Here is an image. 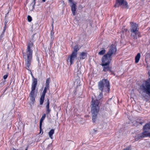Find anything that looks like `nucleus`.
<instances>
[{
  "mask_svg": "<svg viewBox=\"0 0 150 150\" xmlns=\"http://www.w3.org/2000/svg\"><path fill=\"white\" fill-rule=\"evenodd\" d=\"M99 101L97 98H92L91 104V113L92 116V120L93 122L96 121L97 118V115L99 109Z\"/></svg>",
  "mask_w": 150,
  "mask_h": 150,
  "instance_id": "f257e3e1",
  "label": "nucleus"
},
{
  "mask_svg": "<svg viewBox=\"0 0 150 150\" xmlns=\"http://www.w3.org/2000/svg\"><path fill=\"white\" fill-rule=\"evenodd\" d=\"M110 85L109 81L107 79H103L100 81L98 84L99 89L101 91V92L98 98H97L98 100H99L102 98V92L103 90L108 93L110 91Z\"/></svg>",
  "mask_w": 150,
  "mask_h": 150,
  "instance_id": "f03ea898",
  "label": "nucleus"
},
{
  "mask_svg": "<svg viewBox=\"0 0 150 150\" xmlns=\"http://www.w3.org/2000/svg\"><path fill=\"white\" fill-rule=\"evenodd\" d=\"M140 89L143 91L142 95L145 99L148 97L150 98V81L148 80L140 86Z\"/></svg>",
  "mask_w": 150,
  "mask_h": 150,
  "instance_id": "7ed1b4c3",
  "label": "nucleus"
},
{
  "mask_svg": "<svg viewBox=\"0 0 150 150\" xmlns=\"http://www.w3.org/2000/svg\"><path fill=\"white\" fill-rule=\"evenodd\" d=\"M117 50L116 45L115 44H112L109 47L107 54L102 57L112 60V57L115 55Z\"/></svg>",
  "mask_w": 150,
  "mask_h": 150,
  "instance_id": "20e7f679",
  "label": "nucleus"
},
{
  "mask_svg": "<svg viewBox=\"0 0 150 150\" xmlns=\"http://www.w3.org/2000/svg\"><path fill=\"white\" fill-rule=\"evenodd\" d=\"M33 44L32 42L29 43L28 45L27 50V63L26 68L29 70V67L30 64V60L32 57V50L31 49V48L32 47Z\"/></svg>",
  "mask_w": 150,
  "mask_h": 150,
  "instance_id": "39448f33",
  "label": "nucleus"
},
{
  "mask_svg": "<svg viewBox=\"0 0 150 150\" xmlns=\"http://www.w3.org/2000/svg\"><path fill=\"white\" fill-rule=\"evenodd\" d=\"M37 79L33 78V82L32 85L31 91L30 93V100L33 103L35 101V98L36 96L37 91L35 88L37 84Z\"/></svg>",
  "mask_w": 150,
  "mask_h": 150,
  "instance_id": "423d86ee",
  "label": "nucleus"
},
{
  "mask_svg": "<svg viewBox=\"0 0 150 150\" xmlns=\"http://www.w3.org/2000/svg\"><path fill=\"white\" fill-rule=\"evenodd\" d=\"M101 66L103 67V71L106 72L107 71H111V67H110L109 64L111 60L104 58L102 57V58Z\"/></svg>",
  "mask_w": 150,
  "mask_h": 150,
  "instance_id": "0eeeda50",
  "label": "nucleus"
},
{
  "mask_svg": "<svg viewBox=\"0 0 150 150\" xmlns=\"http://www.w3.org/2000/svg\"><path fill=\"white\" fill-rule=\"evenodd\" d=\"M79 50L78 46H76L74 48V50L71 55L68 58L67 61L68 62H70V64H72L75 60L76 59L77 52Z\"/></svg>",
  "mask_w": 150,
  "mask_h": 150,
  "instance_id": "6e6552de",
  "label": "nucleus"
},
{
  "mask_svg": "<svg viewBox=\"0 0 150 150\" xmlns=\"http://www.w3.org/2000/svg\"><path fill=\"white\" fill-rule=\"evenodd\" d=\"M118 5V6H121L122 8L127 9L128 8V3L125 0H117L116 4L114 5V6L116 7Z\"/></svg>",
  "mask_w": 150,
  "mask_h": 150,
  "instance_id": "1a4fd4ad",
  "label": "nucleus"
},
{
  "mask_svg": "<svg viewBox=\"0 0 150 150\" xmlns=\"http://www.w3.org/2000/svg\"><path fill=\"white\" fill-rule=\"evenodd\" d=\"M146 130H144V131L142 133L137 134L135 136V139L137 140L142 138L147 137H150V132H147L146 131Z\"/></svg>",
  "mask_w": 150,
  "mask_h": 150,
  "instance_id": "9d476101",
  "label": "nucleus"
},
{
  "mask_svg": "<svg viewBox=\"0 0 150 150\" xmlns=\"http://www.w3.org/2000/svg\"><path fill=\"white\" fill-rule=\"evenodd\" d=\"M131 25V28L130 30L131 32H138V31L137 30V25L135 23H134L132 22L130 23Z\"/></svg>",
  "mask_w": 150,
  "mask_h": 150,
  "instance_id": "9b49d317",
  "label": "nucleus"
},
{
  "mask_svg": "<svg viewBox=\"0 0 150 150\" xmlns=\"http://www.w3.org/2000/svg\"><path fill=\"white\" fill-rule=\"evenodd\" d=\"M131 36L132 38L134 40L137 39V37H140V34L138 32H131Z\"/></svg>",
  "mask_w": 150,
  "mask_h": 150,
  "instance_id": "f8f14e48",
  "label": "nucleus"
},
{
  "mask_svg": "<svg viewBox=\"0 0 150 150\" xmlns=\"http://www.w3.org/2000/svg\"><path fill=\"white\" fill-rule=\"evenodd\" d=\"M71 7V10L74 16L76 14V6L74 3H72Z\"/></svg>",
  "mask_w": 150,
  "mask_h": 150,
  "instance_id": "ddd939ff",
  "label": "nucleus"
},
{
  "mask_svg": "<svg viewBox=\"0 0 150 150\" xmlns=\"http://www.w3.org/2000/svg\"><path fill=\"white\" fill-rule=\"evenodd\" d=\"M50 102L49 99H47V102L46 106L47 113L48 114H49L51 111V110L49 108Z\"/></svg>",
  "mask_w": 150,
  "mask_h": 150,
  "instance_id": "4468645a",
  "label": "nucleus"
},
{
  "mask_svg": "<svg viewBox=\"0 0 150 150\" xmlns=\"http://www.w3.org/2000/svg\"><path fill=\"white\" fill-rule=\"evenodd\" d=\"M46 117V115L45 114H44L42 116L40 120V131L41 130V126L42 125V123Z\"/></svg>",
  "mask_w": 150,
  "mask_h": 150,
  "instance_id": "2eb2a0df",
  "label": "nucleus"
},
{
  "mask_svg": "<svg viewBox=\"0 0 150 150\" xmlns=\"http://www.w3.org/2000/svg\"><path fill=\"white\" fill-rule=\"evenodd\" d=\"M87 53L86 52H82L80 53V59H84L86 58L87 56Z\"/></svg>",
  "mask_w": 150,
  "mask_h": 150,
  "instance_id": "dca6fc26",
  "label": "nucleus"
},
{
  "mask_svg": "<svg viewBox=\"0 0 150 150\" xmlns=\"http://www.w3.org/2000/svg\"><path fill=\"white\" fill-rule=\"evenodd\" d=\"M140 57L141 55L140 53H138L135 57V62L136 63H137L138 62L140 59Z\"/></svg>",
  "mask_w": 150,
  "mask_h": 150,
  "instance_id": "f3484780",
  "label": "nucleus"
},
{
  "mask_svg": "<svg viewBox=\"0 0 150 150\" xmlns=\"http://www.w3.org/2000/svg\"><path fill=\"white\" fill-rule=\"evenodd\" d=\"M54 129H51L48 133L49 137H50L51 139H52L53 138L52 136L54 133Z\"/></svg>",
  "mask_w": 150,
  "mask_h": 150,
  "instance_id": "a211bd4d",
  "label": "nucleus"
},
{
  "mask_svg": "<svg viewBox=\"0 0 150 150\" xmlns=\"http://www.w3.org/2000/svg\"><path fill=\"white\" fill-rule=\"evenodd\" d=\"M45 95L42 94L40 99V104L42 105L43 103Z\"/></svg>",
  "mask_w": 150,
  "mask_h": 150,
  "instance_id": "6ab92c4d",
  "label": "nucleus"
},
{
  "mask_svg": "<svg viewBox=\"0 0 150 150\" xmlns=\"http://www.w3.org/2000/svg\"><path fill=\"white\" fill-rule=\"evenodd\" d=\"M143 129L144 130L150 129V123L145 125L143 127Z\"/></svg>",
  "mask_w": 150,
  "mask_h": 150,
  "instance_id": "aec40b11",
  "label": "nucleus"
},
{
  "mask_svg": "<svg viewBox=\"0 0 150 150\" xmlns=\"http://www.w3.org/2000/svg\"><path fill=\"white\" fill-rule=\"evenodd\" d=\"M105 52V49H103L101 50V51L99 52L98 54L99 55H103Z\"/></svg>",
  "mask_w": 150,
  "mask_h": 150,
  "instance_id": "412c9836",
  "label": "nucleus"
},
{
  "mask_svg": "<svg viewBox=\"0 0 150 150\" xmlns=\"http://www.w3.org/2000/svg\"><path fill=\"white\" fill-rule=\"evenodd\" d=\"M81 70V69L80 68L77 72V75L78 77L81 76L82 75Z\"/></svg>",
  "mask_w": 150,
  "mask_h": 150,
  "instance_id": "4be33fe9",
  "label": "nucleus"
},
{
  "mask_svg": "<svg viewBox=\"0 0 150 150\" xmlns=\"http://www.w3.org/2000/svg\"><path fill=\"white\" fill-rule=\"evenodd\" d=\"M50 83V79L48 78L46 80V86L49 87V83Z\"/></svg>",
  "mask_w": 150,
  "mask_h": 150,
  "instance_id": "5701e85b",
  "label": "nucleus"
},
{
  "mask_svg": "<svg viewBox=\"0 0 150 150\" xmlns=\"http://www.w3.org/2000/svg\"><path fill=\"white\" fill-rule=\"evenodd\" d=\"M150 57V52H147L145 55V60H146V59H149Z\"/></svg>",
  "mask_w": 150,
  "mask_h": 150,
  "instance_id": "b1692460",
  "label": "nucleus"
},
{
  "mask_svg": "<svg viewBox=\"0 0 150 150\" xmlns=\"http://www.w3.org/2000/svg\"><path fill=\"white\" fill-rule=\"evenodd\" d=\"M8 23L7 21L6 20H5L4 23V31H5L6 28V26L7 25V23Z\"/></svg>",
  "mask_w": 150,
  "mask_h": 150,
  "instance_id": "393cba45",
  "label": "nucleus"
},
{
  "mask_svg": "<svg viewBox=\"0 0 150 150\" xmlns=\"http://www.w3.org/2000/svg\"><path fill=\"white\" fill-rule=\"evenodd\" d=\"M28 20L29 22H31L32 20V18L31 17L28 15L27 17Z\"/></svg>",
  "mask_w": 150,
  "mask_h": 150,
  "instance_id": "a878e982",
  "label": "nucleus"
},
{
  "mask_svg": "<svg viewBox=\"0 0 150 150\" xmlns=\"http://www.w3.org/2000/svg\"><path fill=\"white\" fill-rule=\"evenodd\" d=\"M35 0H33V4H32V8H31V9H33L34 8V6L35 4Z\"/></svg>",
  "mask_w": 150,
  "mask_h": 150,
  "instance_id": "bb28decb",
  "label": "nucleus"
},
{
  "mask_svg": "<svg viewBox=\"0 0 150 150\" xmlns=\"http://www.w3.org/2000/svg\"><path fill=\"white\" fill-rule=\"evenodd\" d=\"M50 35L51 36V38H53L54 35V33L53 32V29H52V30L51 31Z\"/></svg>",
  "mask_w": 150,
  "mask_h": 150,
  "instance_id": "cd10ccee",
  "label": "nucleus"
},
{
  "mask_svg": "<svg viewBox=\"0 0 150 150\" xmlns=\"http://www.w3.org/2000/svg\"><path fill=\"white\" fill-rule=\"evenodd\" d=\"M33 2L30 4V6H29V7H28V8L29 9V10H32L33 8H34L32 9H31V8H32V4H33Z\"/></svg>",
  "mask_w": 150,
  "mask_h": 150,
  "instance_id": "c85d7f7f",
  "label": "nucleus"
},
{
  "mask_svg": "<svg viewBox=\"0 0 150 150\" xmlns=\"http://www.w3.org/2000/svg\"><path fill=\"white\" fill-rule=\"evenodd\" d=\"M5 31H4V30H3V31L2 32L1 35L0 36V39L3 37V35Z\"/></svg>",
  "mask_w": 150,
  "mask_h": 150,
  "instance_id": "c756f323",
  "label": "nucleus"
},
{
  "mask_svg": "<svg viewBox=\"0 0 150 150\" xmlns=\"http://www.w3.org/2000/svg\"><path fill=\"white\" fill-rule=\"evenodd\" d=\"M46 92H47V90L44 89L43 91L42 92V94L44 95H45V94L46 93Z\"/></svg>",
  "mask_w": 150,
  "mask_h": 150,
  "instance_id": "7c9ffc66",
  "label": "nucleus"
},
{
  "mask_svg": "<svg viewBox=\"0 0 150 150\" xmlns=\"http://www.w3.org/2000/svg\"><path fill=\"white\" fill-rule=\"evenodd\" d=\"M44 89L47 90H49V87L46 86L45 87Z\"/></svg>",
  "mask_w": 150,
  "mask_h": 150,
  "instance_id": "2f4dec72",
  "label": "nucleus"
},
{
  "mask_svg": "<svg viewBox=\"0 0 150 150\" xmlns=\"http://www.w3.org/2000/svg\"><path fill=\"white\" fill-rule=\"evenodd\" d=\"M126 34V33H123L122 34H121V37L122 38H124L125 37V35Z\"/></svg>",
  "mask_w": 150,
  "mask_h": 150,
  "instance_id": "473e14b6",
  "label": "nucleus"
},
{
  "mask_svg": "<svg viewBox=\"0 0 150 150\" xmlns=\"http://www.w3.org/2000/svg\"><path fill=\"white\" fill-rule=\"evenodd\" d=\"M8 76V75L7 74L4 75L3 77L4 79H6L7 78Z\"/></svg>",
  "mask_w": 150,
  "mask_h": 150,
  "instance_id": "72a5a7b5",
  "label": "nucleus"
},
{
  "mask_svg": "<svg viewBox=\"0 0 150 150\" xmlns=\"http://www.w3.org/2000/svg\"><path fill=\"white\" fill-rule=\"evenodd\" d=\"M123 150H130L129 148H126V149H124Z\"/></svg>",
  "mask_w": 150,
  "mask_h": 150,
  "instance_id": "f704fd0d",
  "label": "nucleus"
},
{
  "mask_svg": "<svg viewBox=\"0 0 150 150\" xmlns=\"http://www.w3.org/2000/svg\"><path fill=\"white\" fill-rule=\"evenodd\" d=\"M148 74H149V76H150V71H148Z\"/></svg>",
  "mask_w": 150,
  "mask_h": 150,
  "instance_id": "c9c22d12",
  "label": "nucleus"
},
{
  "mask_svg": "<svg viewBox=\"0 0 150 150\" xmlns=\"http://www.w3.org/2000/svg\"><path fill=\"white\" fill-rule=\"evenodd\" d=\"M69 1L70 2H72V0H69Z\"/></svg>",
  "mask_w": 150,
  "mask_h": 150,
  "instance_id": "e433bc0d",
  "label": "nucleus"
},
{
  "mask_svg": "<svg viewBox=\"0 0 150 150\" xmlns=\"http://www.w3.org/2000/svg\"><path fill=\"white\" fill-rule=\"evenodd\" d=\"M42 1H43V2H44L45 1V0H42Z\"/></svg>",
  "mask_w": 150,
  "mask_h": 150,
  "instance_id": "4c0bfd02",
  "label": "nucleus"
},
{
  "mask_svg": "<svg viewBox=\"0 0 150 150\" xmlns=\"http://www.w3.org/2000/svg\"><path fill=\"white\" fill-rule=\"evenodd\" d=\"M147 69H148V67H147Z\"/></svg>",
  "mask_w": 150,
  "mask_h": 150,
  "instance_id": "58836bf2",
  "label": "nucleus"
},
{
  "mask_svg": "<svg viewBox=\"0 0 150 150\" xmlns=\"http://www.w3.org/2000/svg\"><path fill=\"white\" fill-rule=\"evenodd\" d=\"M140 124H142V123L141 122H140Z\"/></svg>",
  "mask_w": 150,
  "mask_h": 150,
  "instance_id": "ea45409f",
  "label": "nucleus"
},
{
  "mask_svg": "<svg viewBox=\"0 0 150 150\" xmlns=\"http://www.w3.org/2000/svg\"><path fill=\"white\" fill-rule=\"evenodd\" d=\"M25 150H27V149H26Z\"/></svg>",
  "mask_w": 150,
  "mask_h": 150,
  "instance_id": "a19ab883",
  "label": "nucleus"
}]
</instances>
